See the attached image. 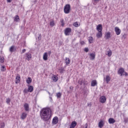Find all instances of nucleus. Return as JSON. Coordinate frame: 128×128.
Segmentation results:
<instances>
[{
    "label": "nucleus",
    "mask_w": 128,
    "mask_h": 128,
    "mask_svg": "<svg viewBox=\"0 0 128 128\" xmlns=\"http://www.w3.org/2000/svg\"><path fill=\"white\" fill-rule=\"evenodd\" d=\"M40 116L44 122L52 118V110L50 108H43L40 111Z\"/></svg>",
    "instance_id": "nucleus-1"
},
{
    "label": "nucleus",
    "mask_w": 128,
    "mask_h": 128,
    "mask_svg": "<svg viewBox=\"0 0 128 128\" xmlns=\"http://www.w3.org/2000/svg\"><path fill=\"white\" fill-rule=\"evenodd\" d=\"M64 12L66 14H68L70 12V4H67L64 6Z\"/></svg>",
    "instance_id": "nucleus-2"
},
{
    "label": "nucleus",
    "mask_w": 128,
    "mask_h": 128,
    "mask_svg": "<svg viewBox=\"0 0 128 128\" xmlns=\"http://www.w3.org/2000/svg\"><path fill=\"white\" fill-rule=\"evenodd\" d=\"M25 58L26 60H30V59L32 58V54L30 52L26 53Z\"/></svg>",
    "instance_id": "nucleus-3"
},
{
    "label": "nucleus",
    "mask_w": 128,
    "mask_h": 128,
    "mask_svg": "<svg viewBox=\"0 0 128 128\" xmlns=\"http://www.w3.org/2000/svg\"><path fill=\"white\" fill-rule=\"evenodd\" d=\"M124 69L123 68H120L118 70V74H120V76H124Z\"/></svg>",
    "instance_id": "nucleus-4"
},
{
    "label": "nucleus",
    "mask_w": 128,
    "mask_h": 128,
    "mask_svg": "<svg viewBox=\"0 0 128 128\" xmlns=\"http://www.w3.org/2000/svg\"><path fill=\"white\" fill-rule=\"evenodd\" d=\"M70 32H72V29L70 28H66L65 30L64 34L66 36H70Z\"/></svg>",
    "instance_id": "nucleus-5"
},
{
    "label": "nucleus",
    "mask_w": 128,
    "mask_h": 128,
    "mask_svg": "<svg viewBox=\"0 0 128 128\" xmlns=\"http://www.w3.org/2000/svg\"><path fill=\"white\" fill-rule=\"evenodd\" d=\"M58 122V118L55 116L53 118L52 123L53 124H56Z\"/></svg>",
    "instance_id": "nucleus-6"
},
{
    "label": "nucleus",
    "mask_w": 128,
    "mask_h": 128,
    "mask_svg": "<svg viewBox=\"0 0 128 128\" xmlns=\"http://www.w3.org/2000/svg\"><path fill=\"white\" fill-rule=\"evenodd\" d=\"M115 32H116V34L117 36H120V29L118 28V27H115L114 28Z\"/></svg>",
    "instance_id": "nucleus-7"
},
{
    "label": "nucleus",
    "mask_w": 128,
    "mask_h": 128,
    "mask_svg": "<svg viewBox=\"0 0 128 128\" xmlns=\"http://www.w3.org/2000/svg\"><path fill=\"white\" fill-rule=\"evenodd\" d=\"M106 100V96H102L100 99V102H102V104H104Z\"/></svg>",
    "instance_id": "nucleus-8"
},
{
    "label": "nucleus",
    "mask_w": 128,
    "mask_h": 128,
    "mask_svg": "<svg viewBox=\"0 0 128 128\" xmlns=\"http://www.w3.org/2000/svg\"><path fill=\"white\" fill-rule=\"evenodd\" d=\"M90 58L91 60H94L96 58V53L90 54Z\"/></svg>",
    "instance_id": "nucleus-9"
},
{
    "label": "nucleus",
    "mask_w": 128,
    "mask_h": 128,
    "mask_svg": "<svg viewBox=\"0 0 128 128\" xmlns=\"http://www.w3.org/2000/svg\"><path fill=\"white\" fill-rule=\"evenodd\" d=\"M96 30L98 32H102V25L100 24L96 26Z\"/></svg>",
    "instance_id": "nucleus-10"
},
{
    "label": "nucleus",
    "mask_w": 128,
    "mask_h": 128,
    "mask_svg": "<svg viewBox=\"0 0 128 128\" xmlns=\"http://www.w3.org/2000/svg\"><path fill=\"white\" fill-rule=\"evenodd\" d=\"M98 32L96 34V36L98 38H102V31H98Z\"/></svg>",
    "instance_id": "nucleus-11"
},
{
    "label": "nucleus",
    "mask_w": 128,
    "mask_h": 128,
    "mask_svg": "<svg viewBox=\"0 0 128 128\" xmlns=\"http://www.w3.org/2000/svg\"><path fill=\"white\" fill-rule=\"evenodd\" d=\"M28 116V114L26 112H23L22 115L20 118L21 120H25V118H26V116Z\"/></svg>",
    "instance_id": "nucleus-12"
},
{
    "label": "nucleus",
    "mask_w": 128,
    "mask_h": 128,
    "mask_svg": "<svg viewBox=\"0 0 128 128\" xmlns=\"http://www.w3.org/2000/svg\"><path fill=\"white\" fill-rule=\"evenodd\" d=\"M105 38L106 40H109L110 38V32H107L105 34Z\"/></svg>",
    "instance_id": "nucleus-13"
},
{
    "label": "nucleus",
    "mask_w": 128,
    "mask_h": 128,
    "mask_svg": "<svg viewBox=\"0 0 128 128\" xmlns=\"http://www.w3.org/2000/svg\"><path fill=\"white\" fill-rule=\"evenodd\" d=\"M76 121H74L72 122L70 128H76Z\"/></svg>",
    "instance_id": "nucleus-14"
},
{
    "label": "nucleus",
    "mask_w": 128,
    "mask_h": 128,
    "mask_svg": "<svg viewBox=\"0 0 128 128\" xmlns=\"http://www.w3.org/2000/svg\"><path fill=\"white\" fill-rule=\"evenodd\" d=\"M108 122L110 124H114V122H116V120H114V118H110L108 119Z\"/></svg>",
    "instance_id": "nucleus-15"
},
{
    "label": "nucleus",
    "mask_w": 128,
    "mask_h": 128,
    "mask_svg": "<svg viewBox=\"0 0 128 128\" xmlns=\"http://www.w3.org/2000/svg\"><path fill=\"white\" fill-rule=\"evenodd\" d=\"M24 108L26 112H28L29 108H30V106H28V104H24Z\"/></svg>",
    "instance_id": "nucleus-16"
},
{
    "label": "nucleus",
    "mask_w": 128,
    "mask_h": 128,
    "mask_svg": "<svg viewBox=\"0 0 128 128\" xmlns=\"http://www.w3.org/2000/svg\"><path fill=\"white\" fill-rule=\"evenodd\" d=\"M34 92V87L32 86L28 87V92Z\"/></svg>",
    "instance_id": "nucleus-17"
},
{
    "label": "nucleus",
    "mask_w": 128,
    "mask_h": 128,
    "mask_svg": "<svg viewBox=\"0 0 128 128\" xmlns=\"http://www.w3.org/2000/svg\"><path fill=\"white\" fill-rule=\"evenodd\" d=\"M10 52H14V50H16V48L14 46H12L9 49Z\"/></svg>",
    "instance_id": "nucleus-18"
},
{
    "label": "nucleus",
    "mask_w": 128,
    "mask_h": 128,
    "mask_svg": "<svg viewBox=\"0 0 128 128\" xmlns=\"http://www.w3.org/2000/svg\"><path fill=\"white\" fill-rule=\"evenodd\" d=\"M20 82V76H16V84H18Z\"/></svg>",
    "instance_id": "nucleus-19"
},
{
    "label": "nucleus",
    "mask_w": 128,
    "mask_h": 128,
    "mask_svg": "<svg viewBox=\"0 0 128 128\" xmlns=\"http://www.w3.org/2000/svg\"><path fill=\"white\" fill-rule=\"evenodd\" d=\"M14 21L18 22H20V16L18 15H16L14 17Z\"/></svg>",
    "instance_id": "nucleus-20"
},
{
    "label": "nucleus",
    "mask_w": 128,
    "mask_h": 128,
    "mask_svg": "<svg viewBox=\"0 0 128 128\" xmlns=\"http://www.w3.org/2000/svg\"><path fill=\"white\" fill-rule=\"evenodd\" d=\"M52 80L56 82L58 80V78L56 75H54L53 76H52Z\"/></svg>",
    "instance_id": "nucleus-21"
},
{
    "label": "nucleus",
    "mask_w": 128,
    "mask_h": 128,
    "mask_svg": "<svg viewBox=\"0 0 128 128\" xmlns=\"http://www.w3.org/2000/svg\"><path fill=\"white\" fill-rule=\"evenodd\" d=\"M97 84L98 83L96 82V80H93L92 82L91 86H96Z\"/></svg>",
    "instance_id": "nucleus-22"
},
{
    "label": "nucleus",
    "mask_w": 128,
    "mask_h": 128,
    "mask_svg": "<svg viewBox=\"0 0 128 128\" xmlns=\"http://www.w3.org/2000/svg\"><path fill=\"white\" fill-rule=\"evenodd\" d=\"M106 84H108V82H110V76L108 75L106 76Z\"/></svg>",
    "instance_id": "nucleus-23"
},
{
    "label": "nucleus",
    "mask_w": 128,
    "mask_h": 128,
    "mask_svg": "<svg viewBox=\"0 0 128 128\" xmlns=\"http://www.w3.org/2000/svg\"><path fill=\"white\" fill-rule=\"evenodd\" d=\"M43 60H48V52H45L43 56Z\"/></svg>",
    "instance_id": "nucleus-24"
},
{
    "label": "nucleus",
    "mask_w": 128,
    "mask_h": 128,
    "mask_svg": "<svg viewBox=\"0 0 128 128\" xmlns=\"http://www.w3.org/2000/svg\"><path fill=\"white\" fill-rule=\"evenodd\" d=\"M65 62L66 64V66H68V64H70V60L69 59V58H65Z\"/></svg>",
    "instance_id": "nucleus-25"
},
{
    "label": "nucleus",
    "mask_w": 128,
    "mask_h": 128,
    "mask_svg": "<svg viewBox=\"0 0 128 128\" xmlns=\"http://www.w3.org/2000/svg\"><path fill=\"white\" fill-rule=\"evenodd\" d=\"M89 44H92L94 42V38L90 36L88 38Z\"/></svg>",
    "instance_id": "nucleus-26"
},
{
    "label": "nucleus",
    "mask_w": 128,
    "mask_h": 128,
    "mask_svg": "<svg viewBox=\"0 0 128 128\" xmlns=\"http://www.w3.org/2000/svg\"><path fill=\"white\" fill-rule=\"evenodd\" d=\"M98 126L100 128H102V126H104V121L100 120V122H99Z\"/></svg>",
    "instance_id": "nucleus-27"
},
{
    "label": "nucleus",
    "mask_w": 128,
    "mask_h": 128,
    "mask_svg": "<svg viewBox=\"0 0 128 128\" xmlns=\"http://www.w3.org/2000/svg\"><path fill=\"white\" fill-rule=\"evenodd\" d=\"M0 70L2 72H6V66H1Z\"/></svg>",
    "instance_id": "nucleus-28"
},
{
    "label": "nucleus",
    "mask_w": 128,
    "mask_h": 128,
    "mask_svg": "<svg viewBox=\"0 0 128 128\" xmlns=\"http://www.w3.org/2000/svg\"><path fill=\"white\" fill-rule=\"evenodd\" d=\"M56 96L58 98H62V93H60V92L56 93Z\"/></svg>",
    "instance_id": "nucleus-29"
},
{
    "label": "nucleus",
    "mask_w": 128,
    "mask_h": 128,
    "mask_svg": "<svg viewBox=\"0 0 128 128\" xmlns=\"http://www.w3.org/2000/svg\"><path fill=\"white\" fill-rule=\"evenodd\" d=\"M32 78H30V77L28 78V79L26 80L27 84H30L32 82Z\"/></svg>",
    "instance_id": "nucleus-30"
},
{
    "label": "nucleus",
    "mask_w": 128,
    "mask_h": 128,
    "mask_svg": "<svg viewBox=\"0 0 128 128\" xmlns=\"http://www.w3.org/2000/svg\"><path fill=\"white\" fill-rule=\"evenodd\" d=\"M107 54H107V56H112V50H110L109 51H108L107 52Z\"/></svg>",
    "instance_id": "nucleus-31"
},
{
    "label": "nucleus",
    "mask_w": 128,
    "mask_h": 128,
    "mask_svg": "<svg viewBox=\"0 0 128 128\" xmlns=\"http://www.w3.org/2000/svg\"><path fill=\"white\" fill-rule=\"evenodd\" d=\"M6 126V124L4 122H2L0 124V128H4Z\"/></svg>",
    "instance_id": "nucleus-32"
},
{
    "label": "nucleus",
    "mask_w": 128,
    "mask_h": 128,
    "mask_svg": "<svg viewBox=\"0 0 128 128\" xmlns=\"http://www.w3.org/2000/svg\"><path fill=\"white\" fill-rule=\"evenodd\" d=\"M78 83L79 84H80V86H82V84H84V82L83 80H79L78 81Z\"/></svg>",
    "instance_id": "nucleus-33"
},
{
    "label": "nucleus",
    "mask_w": 128,
    "mask_h": 128,
    "mask_svg": "<svg viewBox=\"0 0 128 128\" xmlns=\"http://www.w3.org/2000/svg\"><path fill=\"white\" fill-rule=\"evenodd\" d=\"M50 26H54V20H52L50 22Z\"/></svg>",
    "instance_id": "nucleus-34"
},
{
    "label": "nucleus",
    "mask_w": 128,
    "mask_h": 128,
    "mask_svg": "<svg viewBox=\"0 0 128 128\" xmlns=\"http://www.w3.org/2000/svg\"><path fill=\"white\" fill-rule=\"evenodd\" d=\"M61 26H64V19L60 20Z\"/></svg>",
    "instance_id": "nucleus-35"
},
{
    "label": "nucleus",
    "mask_w": 128,
    "mask_h": 128,
    "mask_svg": "<svg viewBox=\"0 0 128 128\" xmlns=\"http://www.w3.org/2000/svg\"><path fill=\"white\" fill-rule=\"evenodd\" d=\"M74 26H76V28H78L80 26L78 25V22H75L74 24Z\"/></svg>",
    "instance_id": "nucleus-36"
},
{
    "label": "nucleus",
    "mask_w": 128,
    "mask_h": 128,
    "mask_svg": "<svg viewBox=\"0 0 128 128\" xmlns=\"http://www.w3.org/2000/svg\"><path fill=\"white\" fill-rule=\"evenodd\" d=\"M59 70H60V74H62V72H64V70L62 68H60Z\"/></svg>",
    "instance_id": "nucleus-37"
},
{
    "label": "nucleus",
    "mask_w": 128,
    "mask_h": 128,
    "mask_svg": "<svg viewBox=\"0 0 128 128\" xmlns=\"http://www.w3.org/2000/svg\"><path fill=\"white\" fill-rule=\"evenodd\" d=\"M4 62V58L3 57L0 56V62Z\"/></svg>",
    "instance_id": "nucleus-38"
},
{
    "label": "nucleus",
    "mask_w": 128,
    "mask_h": 128,
    "mask_svg": "<svg viewBox=\"0 0 128 128\" xmlns=\"http://www.w3.org/2000/svg\"><path fill=\"white\" fill-rule=\"evenodd\" d=\"M23 92H24V94H28V89H26V88L24 89Z\"/></svg>",
    "instance_id": "nucleus-39"
},
{
    "label": "nucleus",
    "mask_w": 128,
    "mask_h": 128,
    "mask_svg": "<svg viewBox=\"0 0 128 128\" xmlns=\"http://www.w3.org/2000/svg\"><path fill=\"white\" fill-rule=\"evenodd\" d=\"M126 34H124L122 35V40H126Z\"/></svg>",
    "instance_id": "nucleus-40"
},
{
    "label": "nucleus",
    "mask_w": 128,
    "mask_h": 128,
    "mask_svg": "<svg viewBox=\"0 0 128 128\" xmlns=\"http://www.w3.org/2000/svg\"><path fill=\"white\" fill-rule=\"evenodd\" d=\"M6 102L7 104H10V98H8L6 99Z\"/></svg>",
    "instance_id": "nucleus-41"
},
{
    "label": "nucleus",
    "mask_w": 128,
    "mask_h": 128,
    "mask_svg": "<svg viewBox=\"0 0 128 128\" xmlns=\"http://www.w3.org/2000/svg\"><path fill=\"white\" fill-rule=\"evenodd\" d=\"M124 122H125V124H128V118H124Z\"/></svg>",
    "instance_id": "nucleus-42"
},
{
    "label": "nucleus",
    "mask_w": 128,
    "mask_h": 128,
    "mask_svg": "<svg viewBox=\"0 0 128 128\" xmlns=\"http://www.w3.org/2000/svg\"><path fill=\"white\" fill-rule=\"evenodd\" d=\"M70 92H72L74 90V86H70Z\"/></svg>",
    "instance_id": "nucleus-43"
},
{
    "label": "nucleus",
    "mask_w": 128,
    "mask_h": 128,
    "mask_svg": "<svg viewBox=\"0 0 128 128\" xmlns=\"http://www.w3.org/2000/svg\"><path fill=\"white\" fill-rule=\"evenodd\" d=\"M84 50V52H88V48H85Z\"/></svg>",
    "instance_id": "nucleus-44"
},
{
    "label": "nucleus",
    "mask_w": 128,
    "mask_h": 128,
    "mask_svg": "<svg viewBox=\"0 0 128 128\" xmlns=\"http://www.w3.org/2000/svg\"><path fill=\"white\" fill-rule=\"evenodd\" d=\"M26 49L22 50V52H21V54H24V52H26Z\"/></svg>",
    "instance_id": "nucleus-45"
},
{
    "label": "nucleus",
    "mask_w": 128,
    "mask_h": 128,
    "mask_svg": "<svg viewBox=\"0 0 128 128\" xmlns=\"http://www.w3.org/2000/svg\"><path fill=\"white\" fill-rule=\"evenodd\" d=\"M80 44L82 45L84 44V41H81L80 42Z\"/></svg>",
    "instance_id": "nucleus-46"
},
{
    "label": "nucleus",
    "mask_w": 128,
    "mask_h": 128,
    "mask_svg": "<svg viewBox=\"0 0 128 128\" xmlns=\"http://www.w3.org/2000/svg\"><path fill=\"white\" fill-rule=\"evenodd\" d=\"M88 123H86V124H85L84 126L85 128H88Z\"/></svg>",
    "instance_id": "nucleus-47"
},
{
    "label": "nucleus",
    "mask_w": 128,
    "mask_h": 128,
    "mask_svg": "<svg viewBox=\"0 0 128 128\" xmlns=\"http://www.w3.org/2000/svg\"><path fill=\"white\" fill-rule=\"evenodd\" d=\"M48 54H49V56H50V54H52V51H49L48 52Z\"/></svg>",
    "instance_id": "nucleus-48"
},
{
    "label": "nucleus",
    "mask_w": 128,
    "mask_h": 128,
    "mask_svg": "<svg viewBox=\"0 0 128 128\" xmlns=\"http://www.w3.org/2000/svg\"><path fill=\"white\" fill-rule=\"evenodd\" d=\"M124 76H128V73H126V72H124Z\"/></svg>",
    "instance_id": "nucleus-49"
},
{
    "label": "nucleus",
    "mask_w": 128,
    "mask_h": 128,
    "mask_svg": "<svg viewBox=\"0 0 128 128\" xmlns=\"http://www.w3.org/2000/svg\"><path fill=\"white\" fill-rule=\"evenodd\" d=\"M12 0H7L8 2H12Z\"/></svg>",
    "instance_id": "nucleus-50"
},
{
    "label": "nucleus",
    "mask_w": 128,
    "mask_h": 128,
    "mask_svg": "<svg viewBox=\"0 0 128 128\" xmlns=\"http://www.w3.org/2000/svg\"><path fill=\"white\" fill-rule=\"evenodd\" d=\"M49 98H50V100H52V96H50Z\"/></svg>",
    "instance_id": "nucleus-51"
},
{
    "label": "nucleus",
    "mask_w": 128,
    "mask_h": 128,
    "mask_svg": "<svg viewBox=\"0 0 128 128\" xmlns=\"http://www.w3.org/2000/svg\"><path fill=\"white\" fill-rule=\"evenodd\" d=\"M48 94L50 95V96H51V95H50V92H48Z\"/></svg>",
    "instance_id": "nucleus-52"
},
{
    "label": "nucleus",
    "mask_w": 128,
    "mask_h": 128,
    "mask_svg": "<svg viewBox=\"0 0 128 128\" xmlns=\"http://www.w3.org/2000/svg\"><path fill=\"white\" fill-rule=\"evenodd\" d=\"M95 0V2H99L100 1V0Z\"/></svg>",
    "instance_id": "nucleus-53"
},
{
    "label": "nucleus",
    "mask_w": 128,
    "mask_h": 128,
    "mask_svg": "<svg viewBox=\"0 0 128 128\" xmlns=\"http://www.w3.org/2000/svg\"><path fill=\"white\" fill-rule=\"evenodd\" d=\"M88 106H90V104H88Z\"/></svg>",
    "instance_id": "nucleus-54"
},
{
    "label": "nucleus",
    "mask_w": 128,
    "mask_h": 128,
    "mask_svg": "<svg viewBox=\"0 0 128 128\" xmlns=\"http://www.w3.org/2000/svg\"><path fill=\"white\" fill-rule=\"evenodd\" d=\"M38 38L40 39V37H38Z\"/></svg>",
    "instance_id": "nucleus-55"
}]
</instances>
